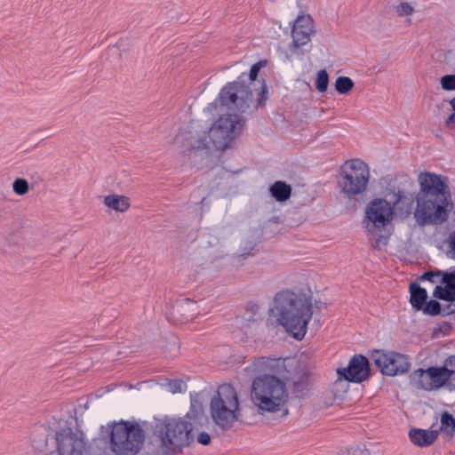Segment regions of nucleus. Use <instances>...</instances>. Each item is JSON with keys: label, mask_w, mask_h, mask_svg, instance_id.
Returning a JSON list of instances; mask_svg holds the SVG:
<instances>
[{"label": "nucleus", "mask_w": 455, "mask_h": 455, "mask_svg": "<svg viewBox=\"0 0 455 455\" xmlns=\"http://www.w3.org/2000/svg\"><path fill=\"white\" fill-rule=\"evenodd\" d=\"M264 65V61L253 64L249 74L242 73L236 81L224 85L218 98L208 105V111L212 113L219 106L228 108L234 106L237 111L245 113L253 102L254 93L258 96L255 108L264 107L267 100V87L264 79H258L259 70Z\"/></svg>", "instance_id": "f257e3e1"}, {"label": "nucleus", "mask_w": 455, "mask_h": 455, "mask_svg": "<svg viewBox=\"0 0 455 455\" xmlns=\"http://www.w3.org/2000/svg\"><path fill=\"white\" fill-rule=\"evenodd\" d=\"M283 363L280 359L261 357L254 366L260 371H268L255 378L251 384V399L252 403L261 411L275 412L281 411L288 401L285 384L274 374L275 368Z\"/></svg>", "instance_id": "f03ea898"}, {"label": "nucleus", "mask_w": 455, "mask_h": 455, "mask_svg": "<svg viewBox=\"0 0 455 455\" xmlns=\"http://www.w3.org/2000/svg\"><path fill=\"white\" fill-rule=\"evenodd\" d=\"M286 331L296 339H302L313 315L311 298L290 291L277 293L271 309Z\"/></svg>", "instance_id": "7ed1b4c3"}, {"label": "nucleus", "mask_w": 455, "mask_h": 455, "mask_svg": "<svg viewBox=\"0 0 455 455\" xmlns=\"http://www.w3.org/2000/svg\"><path fill=\"white\" fill-rule=\"evenodd\" d=\"M146 433L136 421L114 423L110 431V450L116 455H136L142 449Z\"/></svg>", "instance_id": "20e7f679"}, {"label": "nucleus", "mask_w": 455, "mask_h": 455, "mask_svg": "<svg viewBox=\"0 0 455 455\" xmlns=\"http://www.w3.org/2000/svg\"><path fill=\"white\" fill-rule=\"evenodd\" d=\"M213 422L223 431L230 429L239 418V401L235 389L229 384L220 386L210 403Z\"/></svg>", "instance_id": "39448f33"}, {"label": "nucleus", "mask_w": 455, "mask_h": 455, "mask_svg": "<svg viewBox=\"0 0 455 455\" xmlns=\"http://www.w3.org/2000/svg\"><path fill=\"white\" fill-rule=\"evenodd\" d=\"M369 182V167L358 158L346 161L337 175L340 193L347 199L362 196L367 190Z\"/></svg>", "instance_id": "423d86ee"}, {"label": "nucleus", "mask_w": 455, "mask_h": 455, "mask_svg": "<svg viewBox=\"0 0 455 455\" xmlns=\"http://www.w3.org/2000/svg\"><path fill=\"white\" fill-rule=\"evenodd\" d=\"M414 186L413 180L408 174H387L371 182L372 199H385L389 196L393 199H409V196H412Z\"/></svg>", "instance_id": "0eeeda50"}, {"label": "nucleus", "mask_w": 455, "mask_h": 455, "mask_svg": "<svg viewBox=\"0 0 455 455\" xmlns=\"http://www.w3.org/2000/svg\"><path fill=\"white\" fill-rule=\"evenodd\" d=\"M59 455H90L84 434L67 421L60 422L55 433Z\"/></svg>", "instance_id": "6e6552de"}, {"label": "nucleus", "mask_w": 455, "mask_h": 455, "mask_svg": "<svg viewBox=\"0 0 455 455\" xmlns=\"http://www.w3.org/2000/svg\"><path fill=\"white\" fill-rule=\"evenodd\" d=\"M244 119L235 114L220 116L209 131V138L214 148L226 149L240 135Z\"/></svg>", "instance_id": "1a4fd4ad"}, {"label": "nucleus", "mask_w": 455, "mask_h": 455, "mask_svg": "<svg viewBox=\"0 0 455 455\" xmlns=\"http://www.w3.org/2000/svg\"><path fill=\"white\" fill-rule=\"evenodd\" d=\"M192 429L191 424L186 420L170 419L164 424V435L162 436L159 444L164 447L169 444L173 448L188 446L193 440Z\"/></svg>", "instance_id": "9d476101"}, {"label": "nucleus", "mask_w": 455, "mask_h": 455, "mask_svg": "<svg viewBox=\"0 0 455 455\" xmlns=\"http://www.w3.org/2000/svg\"><path fill=\"white\" fill-rule=\"evenodd\" d=\"M372 360L381 373L387 376L404 374L411 367L409 358L395 352L376 351Z\"/></svg>", "instance_id": "9b49d317"}, {"label": "nucleus", "mask_w": 455, "mask_h": 455, "mask_svg": "<svg viewBox=\"0 0 455 455\" xmlns=\"http://www.w3.org/2000/svg\"><path fill=\"white\" fill-rule=\"evenodd\" d=\"M400 201H371L365 211L366 228L373 232L375 228L386 227L393 218L394 207Z\"/></svg>", "instance_id": "f8f14e48"}, {"label": "nucleus", "mask_w": 455, "mask_h": 455, "mask_svg": "<svg viewBox=\"0 0 455 455\" xmlns=\"http://www.w3.org/2000/svg\"><path fill=\"white\" fill-rule=\"evenodd\" d=\"M418 181L422 196L434 197L435 199H451L446 176L422 172L419 174Z\"/></svg>", "instance_id": "ddd939ff"}, {"label": "nucleus", "mask_w": 455, "mask_h": 455, "mask_svg": "<svg viewBox=\"0 0 455 455\" xmlns=\"http://www.w3.org/2000/svg\"><path fill=\"white\" fill-rule=\"evenodd\" d=\"M417 203L414 216L419 225L441 224L447 220L448 214L445 208L436 204V201H417Z\"/></svg>", "instance_id": "4468645a"}, {"label": "nucleus", "mask_w": 455, "mask_h": 455, "mask_svg": "<svg viewBox=\"0 0 455 455\" xmlns=\"http://www.w3.org/2000/svg\"><path fill=\"white\" fill-rule=\"evenodd\" d=\"M315 32L312 17L310 15H299L293 21L291 29L292 42L290 45V50L295 52L296 49L307 44Z\"/></svg>", "instance_id": "2eb2a0df"}, {"label": "nucleus", "mask_w": 455, "mask_h": 455, "mask_svg": "<svg viewBox=\"0 0 455 455\" xmlns=\"http://www.w3.org/2000/svg\"><path fill=\"white\" fill-rule=\"evenodd\" d=\"M337 372L348 381L363 382L370 375L369 361L364 355H355L350 360L347 367L338 369Z\"/></svg>", "instance_id": "dca6fc26"}, {"label": "nucleus", "mask_w": 455, "mask_h": 455, "mask_svg": "<svg viewBox=\"0 0 455 455\" xmlns=\"http://www.w3.org/2000/svg\"><path fill=\"white\" fill-rule=\"evenodd\" d=\"M440 281L445 286H435L433 295L436 299L453 302V295H455V271H440Z\"/></svg>", "instance_id": "f3484780"}, {"label": "nucleus", "mask_w": 455, "mask_h": 455, "mask_svg": "<svg viewBox=\"0 0 455 455\" xmlns=\"http://www.w3.org/2000/svg\"><path fill=\"white\" fill-rule=\"evenodd\" d=\"M411 442L419 447H427L435 443L438 437L436 430H427L420 428H412L409 432Z\"/></svg>", "instance_id": "a211bd4d"}, {"label": "nucleus", "mask_w": 455, "mask_h": 455, "mask_svg": "<svg viewBox=\"0 0 455 455\" xmlns=\"http://www.w3.org/2000/svg\"><path fill=\"white\" fill-rule=\"evenodd\" d=\"M427 373L431 383V390L440 388L451 379V373L448 372L446 368L429 367Z\"/></svg>", "instance_id": "6ab92c4d"}, {"label": "nucleus", "mask_w": 455, "mask_h": 455, "mask_svg": "<svg viewBox=\"0 0 455 455\" xmlns=\"http://www.w3.org/2000/svg\"><path fill=\"white\" fill-rule=\"evenodd\" d=\"M410 291V303L411 307L419 311L427 299V292L426 289L422 288L417 283H411L409 287Z\"/></svg>", "instance_id": "aec40b11"}, {"label": "nucleus", "mask_w": 455, "mask_h": 455, "mask_svg": "<svg viewBox=\"0 0 455 455\" xmlns=\"http://www.w3.org/2000/svg\"><path fill=\"white\" fill-rule=\"evenodd\" d=\"M410 384L417 388L431 391V383L428 379L427 369H418L410 374Z\"/></svg>", "instance_id": "412c9836"}, {"label": "nucleus", "mask_w": 455, "mask_h": 455, "mask_svg": "<svg viewBox=\"0 0 455 455\" xmlns=\"http://www.w3.org/2000/svg\"><path fill=\"white\" fill-rule=\"evenodd\" d=\"M269 193L273 199H290L292 188L285 181L277 180L269 187Z\"/></svg>", "instance_id": "4be33fe9"}, {"label": "nucleus", "mask_w": 455, "mask_h": 455, "mask_svg": "<svg viewBox=\"0 0 455 455\" xmlns=\"http://www.w3.org/2000/svg\"><path fill=\"white\" fill-rule=\"evenodd\" d=\"M422 311L425 315H437L440 314L448 315L455 311L454 308H451V305H448L447 308L442 310L441 304L435 299L430 301H426L422 308L419 310Z\"/></svg>", "instance_id": "5701e85b"}, {"label": "nucleus", "mask_w": 455, "mask_h": 455, "mask_svg": "<svg viewBox=\"0 0 455 455\" xmlns=\"http://www.w3.org/2000/svg\"><path fill=\"white\" fill-rule=\"evenodd\" d=\"M309 386V375L303 372L292 380L291 391L296 397H302Z\"/></svg>", "instance_id": "b1692460"}, {"label": "nucleus", "mask_w": 455, "mask_h": 455, "mask_svg": "<svg viewBox=\"0 0 455 455\" xmlns=\"http://www.w3.org/2000/svg\"><path fill=\"white\" fill-rule=\"evenodd\" d=\"M334 86L339 94H347L353 89L354 82L348 76H339L335 81Z\"/></svg>", "instance_id": "393cba45"}, {"label": "nucleus", "mask_w": 455, "mask_h": 455, "mask_svg": "<svg viewBox=\"0 0 455 455\" xmlns=\"http://www.w3.org/2000/svg\"><path fill=\"white\" fill-rule=\"evenodd\" d=\"M441 430L449 435H453L455 432V418L448 411L441 416Z\"/></svg>", "instance_id": "a878e982"}, {"label": "nucleus", "mask_w": 455, "mask_h": 455, "mask_svg": "<svg viewBox=\"0 0 455 455\" xmlns=\"http://www.w3.org/2000/svg\"><path fill=\"white\" fill-rule=\"evenodd\" d=\"M329 85V75L325 69L317 72L315 88L319 92H325Z\"/></svg>", "instance_id": "bb28decb"}, {"label": "nucleus", "mask_w": 455, "mask_h": 455, "mask_svg": "<svg viewBox=\"0 0 455 455\" xmlns=\"http://www.w3.org/2000/svg\"><path fill=\"white\" fill-rule=\"evenodd\" d=\"M104 204L109 210L117 212H124L130 207L128 201H104Z\"/></svg>", "instance_id": "cd10ccee"}, {"label": "nucleus", "mask_w": 455, "mask_h": 455, "mask_svg": "<svg viewBox=\"0 0 455 455\" xmlns=\"http://www.w3.org/2000/svg\"><path fill=\"white\" fill-rule=\"evenodd\" d=\"M12 189L18 196H23L28 191V182L22 178H17L13 184Z\"/></svg>", "instance_id": "c85d7f7f"}, {"label": "nucleus", "mask_w": 455, "mask_h": 455, "mask_svg": "<svg viewBox=\"0 0 455 455\" xmlns=\"http://www.w3.org/2000/svg\"><path fill=\"white\" fill-rule=\"evenodd\" d=\"M169 391L172 394L183 393L187 389V384L180 379H173L168 383Z\"/></svg>", "instance_id": "c756f323"}, {"label": "nucleus", "mask_w": 455, "mask_h": 455, "mask_svg": "<svg viewBox=\"0 0 455 455\" xmlns=\"http://www.w3.org/2000/svg\"><path fill=\"white\" fill-rule=\"evenodd\" d=\"M441 86L445 91L455 90V75H445L441 77Z\"/></svg>", "instance_id": "7c9ffc66"}, {"label": "nucleus", "mask_w": 455, "mask_h": 455, "mask_svg": "<svg viewBox=\"0 0 455 455\" xmlns=\"http://www.w3.org/2000/svg\"><path fill=\"white\" fill-rule=\"evenodd\" d=\"M395 12L398 16H409L413 12V7L407 2H402L397 6H395Z\"/></svg>", "instance_id": "2f4dec72"}, {"label": "nucleus", "mask_w": 455, "mask_h": 455, "mask_svg": "<svg viewBox=\"0 0 455 455\" xmlns=\"http://www.w3.org/2000/svg\"><path fill=\"white\" fill-rule=\"evenodd\" d=\"M449 102L452 108L453 113L446 118L444 124L447 128L451 130H455V97L451 99Z\"/></svg>", "instance_id": "473e14b6"}, {"label": "nucleus", "mask_w": 455, "mask_h": 455, "mask_svg": "<svg viewBox=\"0 0 455 455\" xmlns=\"http://www.w3.org/2000/svg\"><path fill=\"white\" fill-rule=\"evenodd\" d=\"M440 271L441 270H437V271H427L426 273H424L420 277L419 279L421 281H428L430 283H436L437 282V279L438 278H441V274H440Z\"/></svg>", "instance_id": "72a5a7b5"}, {"label": "nucleus", "mask_w": 455, "mask_h": 455, "mask_svg": "<svg viewBox=\"0 0 455 455\" xmlns=\"http://www.w3.org/2000/svg\"><path fill=\"white\" fill-rule=\"evenodd\" d=\"M442 368H446L451 377L455 373V355H450L444 360V365Z\"/></svg>", "instance_id": "f704fd0d"}, {"label": "nucleus", "mask_w": 455, "mask_h": 455, "mask_svg": "<svg viewBox=\"0 0 455 455\" xmlns=\"http://www.w3.org/2000/svg\"><path fill=\"white\" fill-rule=\"evenodd\" d=\"M197 442L203 445H208L211 443V436L206 432H201L197 436Z\"/></svg>", "instance_id": "c9c22d12"}, {"label": "nucleus", "mask_w": 455, "mask_h": 455, "mask_svg": "<svg viewBox=\"0 0 455 455\" xmlns=\"http://www.w3.org/2000/svg\"><path fill=\"white\" fill-rule=\"evenodd\" d=\"M195 411H196L197 413H199L201 416H203V411H202V406L201 404H197L196 406L192 403L191 405V410L188 412V416L190 417L191 415H193L194 417H196V415L195 414Z\"/></svg>", "instance_id": "e433bc0d"}, {"label": "nucleus", "mask_w": 455, "mask_h": 455, "mask_svg": "<svg viewBox=\"0 0 455 455\" xmlns=\"http://www.w3.org/2000/svg\"><path fill=\"white\" fill-rule=\"evenodd\" d=\"M167 449L168 447L158 444L156 450L154 451L151 455H169Z\"/></svg>", "instance_id": "4c0bfd02"}, {"label": "nucleus", "mask_w": 455, "mask_h": 455, "mask_svg": "<svg viewBox=\"0 0 455 455\" xmlns=\"http://www.w3.org/2000/svg\"><path fill=\"white\" fill-rule=\"evenodd\" d=\"M449 243L451 251L455 253V231L450 235Z\"/></svg>", "instance_id": "58836bf2"}, {"label": "nucleus", "mask_w": 455, "mask_h": 455, "mask_svg": "<svg viewBox=\"0 0 455 455\" xmlns=\"http://www.w3.org/2000/svg\"><path fill=\"white\" fill-rule=\"evenodd\" d=\"M103 199H106V200H108V199H128V197H126L125 196H122V195H108V196H105Z\"/></svg>", "instance_id": "ea45409f"}, {"label": "nucleus", "mask_w": 455, "mask_h": 455, "mask_svg": "<svg viewBox=\"0 0 455 455\" xmlns=\"http://www.w3.org/2000/svg\"><path fill=\"white\" fill-rule=\"evenodd\" d=\"M108 53L112 54V55H115V56H119L120 55V52H119V50L116 47H113L111 49L108 50Z\"/></svg>", "instance_id": "a19ab883"}, {"label": "nucleus", "mask_w": 455, "mask_h": 455, "mask_svg": "<svg viewBox=\"0 0 455 455\" xmlns=\"http://www.w3.org/2000/svg\"><path fill=\"white\" fill-rule=\"evenodd\" d=\"M413 199L419 200L422 198L420 197V194H418Z\"/></svg>", "instance_id": "79ce46f5"}, {"label": "nucleus", "mask_w": 455, "mask_h": 455, "mask_svg": "<svg viewBox=\"0 0 455 455\" xmlns=\"http://www.w3.org/2000/svg\"><path fill=\"white\" fill-rule=\"evenodd\" d=\"M443 203H445V205L448 206L449 205V203L448 201H442Z\"/></svg>", "instance_id": "37998d69"}, {"label": "nucleus", "mask_w": 455, "mask_h": 455, "mask_svg": "<svg viewBox=\"0 0 455 455\" xmlns=\"http://www.w3.org/2000/svg\"><path fill=\"white\" fill-rule=\"evenodd\" d=\"M278 218H274V221L276 222Z\"/></svg>", "instance_id": "c03bdc74"}, {"label": "nucleus", "mask_w": 455, "mask_h": 455, "mask_svg": "<svg viewBox=\"0 0 455 455\" xmlns=\"http://www.w3.org/2000/svg\"><path fill=\"white\" fill-rule=\"evenodd\" d=\"M453 296H454V301H455V295H453Z\"/></svg>", "instance_id": "a18cd8bd"}]
</instances>
